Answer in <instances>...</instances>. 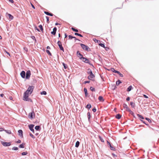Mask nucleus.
<instances>
[{
	"label": "nucleus",
	"instance_id": "nucleus-1",
	"mask_svg": "<svg viewBox=\"0 0 159 159\" xmlns=\"http://www.w3.org/2000/svg\"><path fill=\"white\" fill-rule=\"evenodd\" d=\"M34 89L33 86H29L27 90L24 93L23 99L24 100L32 102V100L29 98L31 94Z\"/></svg>",
	"mask_w": 159,
	"mask_h": 159
},
{
	"label": "nucleus",
	"instance_id": "nucleus-2",
	"mask_svg": "<svg viewBox=\"0 0 159 159\" xmlns=\"http://www.w3.org/2000/svg\"><path fill=\"white\" fill-rule=\"evenodd\" d=\"M35 117V113L34 111H32L31 112H30L28 115L29 118L32 120Z\"/></svg>",
	"mask_w": 159,
	"mask_h": 159
},
{
	"label": "nucleus",
	"instance_id": "nucleus-3",
	"mask_svg": "<svg viewBox=\"0 0 159 159\" xmlns=\"http://www.w3.org/2000/svg\"><path fill=\"white\" fill-rule=\"evenodd\" d=\"M95 75L93 73H91V74H89V75L88 76V79L92 80H94Z\"/></svg>",
	"mask_w": 159,
	"mask_h": 159
},
{
	"label": "nucleus",
	"instance_id": "nucleus-4",
	"mask_svg": "<svg viewBox=\"0 0 159 159\" xmlns=\"http://www.w3.org/2000/svg\"><path fill=\"white\" fill-rule=\"evenodd\" d=\"M31 75V72L30 70H28L26 72L25 78L26 79H29Z\"/></svg>",
	"mask_w": 159,
	"mask_h": 159
},
{
	"label": "nucleus",
	"instance_id": "nucleus-5",
	"mask_svg": "<svg viewBox=\"0 0 159 159\" xmlns=\"http://www.w3.org/2000/svg\"><path fill=\"white\" fill-rule=\"evenodd\" d=\"M81 46L84 50H85L86 51H88L89 48L87 46H86L85 45L82 44H81Z\"/></svg>",
	"mask_w": 159,
	"mask_h": 159
},
{
	"label": "nucleus",
	"instance_id": "nucleus-6",
	"mask_svg": "<svg viewBox=\"0 0 159 159\" xmlns=\"http://www.w3.org/2000/svg\"><path fill=\"white\" fill-rule=\"evenodd\" d=\"M34 125H29V127L30 130L33 132V133H34Z\"/></svg>",
	"mask_w": 159,
	"mask_h": 159
},
{
	"label": "nucleus",
	"instance_id": "nucleus-7",
	"mask_svg": "<svg viewBox=\"0 0 159 159\" xmlns=\"http://www.w3.org/2000/svg\"><path fill=\"white\" fill-rule=\"evenodd\" d=\"M58 45L61 50L63 52L64 51V48L62 46L61 43L60 41H58L57 42Z\"/></svg>",
	"mask_w": 159,
	"mask_h": 159
},
{
	"label": "nucleus",
	"instance_id": "nucleus-8",
	"mask_svg": "<svg viewBox=\"0 0 159 159\" xmlns=\"http://www.w3.org/2000/svg\"><path fill=\"white\" fill-rule=\"evenodd\" d=\"M2 144L4 146H10L11 143L10 142H2Z\"/></svg>",
	"mask_w": 159,
	"mask_h": 159
},
{
	"label": "nucleus",
	"instance_id": "nucleus-9",
	"mask_svg": "<svg viewBox=\"0 0 159 159\" xmlns=\"http://www.w3.org/2000/svg\"><path fill=\"white\" fill-rule=\"evenodd\" d=\"M7 17L10 20H12L13 18V16L9 14H7Z\"/></svg>",
	"mask_w": 159,
	"mask_h": 159
},
{
	"label": "nucleus",
	"instance_id": "nucleus-10",
	"mask_svg": "<svg viewBox=\"0 0 159 159\" xmlns=\"http://www.w3.org/2000/svg\"><path fill=\"white\" fill-rule=\"evenodd\" d=\"M137 115V116H138L139 117V118H140V120H141V121H142V122L143 123H144V124H145L147 125V124L145 123V122L144 121H143V120H141V119H144V118H143V117L142 116L140 115H139V114H138Z\"/></svg>",
	"mask_w": 159,
	"mask_h": 159
},
{
	"label": "nucleus",
	"instance_id": "nucleus-11",
	"mask_svg": "<svg viewBox=\"0 0 159 159\" xmlns=\"http://www.w3.org/2000/svg\"><path fill=\"white\" fill-rule=\"evenodd\" d=\"M25 72L24 71H22L20 73V75L21 77L23 78H24L25 77Z\"/></svg>",
	"mask_w": 159,
	"mask_h": 159
},
{
	"label": "nucleus",
	"instance_id": "nucleus-12",
	"mask_svg": "<svg viewBox=\"0 0 159 159\" xmlns=\"http://www.w3.org/2000/svg\"><path fill=\"white\" fill-rule=\"evenodd\" d=\"M123 107L127 111H128L129 109V108L127 105L125 104H123Z\"/></svg>",
	"mask_w": 159,
	"mask_h": 159
},
{
	"label": "nucleus",
	"instance_id": "nucleus-13",
	"mask_svg": "<svg viewBox=\"0 0 159 159\" xmlns=\"http://www.w3.org/2000/svg\"><path fill=\"white\" fill-rule=\"evenodd\" d=\"M19 135L21 137H23V131L21 130L20 129L18 131Z\"/></svg>",
	"mask_w": 159,
	"mask_h": 159
},
{
	"label": "nucleus",
	"instance_id": "nucleus-14",
	"mask_svg": "<svg viewBox=\"0 0 159 159\" xmlns=\"http://www.w3.org/2000/svg\"><path fill=\"white\" fill-rule=\"evenodd\" d=\"M77 56L80 58V59H81L83 57L82 55L78 52V51L77 52Z\"/></svg>",
	"mask_w": 159,
	"mask_h": 159
},
{
	"label": "nucleus",
	"instance_id": "nucleus-15",
	"mask_svg": "<svg viewBox=\"0 0 159 159\" xmlns=\"http://www.w3.org/2000/svg\"><path fill=\"white\" fill-rule=\"evenodd\" d=\"M81 60H82V61L83 62H86V63H88L89 62L88 60L86 58L84 57H82Z\"/></svg>",
	"mask_w": 159,
	"mask_h": 159
},
{
	"label": "nucleus",
	"instance_id": "nucleus-16",
	"mask_svg": "<svg viewBox=\"0 0 159 159\" xmlns=\"http://www.w3.org/2000/svg\"><path fill=\"white\" fill-rule=\"evenodd\" d=\"M56 31H57V28L56 27H54L53 29V31L51 32V33L52 34L55 35L56 34Z\"/></svg>",
	"mask_w": 159,
	"mask_h": 159
},
{
	"label": "nucleus",
	"instance_id": "nucleus-17",
	"mask_svg": "<svg viewBox=\"0 0 159 159\" xmlns=\"http://www.w3.org/2000/svg\"><path fill=\"white\" fill-rule=\"evenodd\" d=\"M109 70H111V71H112L113 72H114L115 73H119V71H117V70H116L114 69L113 68H111Z\"/></svg>",
	"mask_w": 159,
	"mask_h": 159
},
{
	"label": "nucleus",
	"instance_id": "nucleus-18",
	"mask_svg": "<svg viewBox=\"0 0 159 159\" xmlns=\"http://www.w3.org/2000/svg\"><path fill=\"white\" fill-rule=\"evenodd\" d=\"M98 99L100 101L102 102H103L104 101L103 98L102 96H100L99 97Z\"/></svg>",
	"mask_w": 159,
	"mask_h": 159
},
{
	"label": "nucleus",
	"instance_id": "nucleus-19",
	"mask_svg": "<svg viewBox=\"0 0 159 159\" xmlns=\"http://www.w3.org/2000/svg\"><path fill=\"white\" fill-rule=\"evenodd\" d=\"M121 117V116L119 114H117L116 116V117L118 119H120Z\"/></svg>",
	"mask_w": 159,
	"mask_h": 159
},
{
	"label": "nucleus",
	"instance_id": "nucleus-20",
	"mask_svg": "<svg viewBox=\"0 0 159 159\" xmlns=\"http://www.w3.org/2000/svg\"><path fill=\"white\" fill-rule=\"evenodd\" d=\"M79 144H80V142L78 141H77L76 143L75 147L76 148L78 147L79 145Z\"/></svg>",
	"mask_w": 159,
	"mask_h": 159
},
{
	"label": "nucleus",
	"instance_id": "nucleus-21",
	"mask_svg": "<svg viewBox=\"0 0 159 159\" xmlns=\"http://www.w3.org/2000/svg\"><path fill=\"white\" fill-rule=\"evenodd\" d=\"M25 144L24 143H22V144H20L19 146V147L20 148H24V146H25Z\"/></svg>",
	"mask_w": 159,
	"mask_h": 159
},
{
	"label": "nucleus",
	"instance_id": "nucleus-22",
	"mask_svg": "<svg viewBox=\"0 0 159 159\" xmlns=\"http://www.w3.org/2000/svg\"><path fill=\"white\" fill-rule=\"evenodd\" d=\"M44 13L45 14H46V15H47L50 16H52V14L51 13H49L48 12H46V11H45L44 12Z\"/></svg>",
	"mask_w": 159,
	"mask_h": 159
},
{
	"label": "nucleus",
	"instance_id": "nucleus-23",
	"mask_svg": "<svg viewBox=\"0 0 159 159\" xmlns=\"http://www.w3.org/2000/svg\"><path fill=\"white\" fill-rule=\"evenodd\" d=\"M132 86H130L127 89V91H130L132 89Z\"/></svg>",
	"mask_w": 159,
	"mask_h": 159
},
{
	"label": "nucleus",
	"instance_id": "nucleus-24",
	"mask_svg": "<svg viewBox=\"0 0 159 159\" xmlns=\"http://www.w3.org/2000/svg\"><path fill=\"white\" fill-rule=\"evenodd\" d=\"M5 132H6L8 134H10L11 133V131L9 130H4Z\"/></svg>",
	"mask_w": 159,
	"mask_h": 159
},
{
	"label": "nucleus",
	"instance_id": "nucleus-25",
	"mask_svg": "<svg viewBox=\"0 0 159 159\" xmlns=\"http://www.w3.org/2000/svg\"><path fill=\"white\" fill-rule=\"evenodd\" d=\"M40 128V127L39 126H36L35 127V129L37 130H39Z\"/></svg>",
	"mask_w": 159,
	"mask_h": 159
},
{
	"label": "nucleus",
	"instance_id": "nucleus-26",
	"mask_svg": "<svg viewBox=\"0 0 159 159\" xmlns=\"http://www.w3.org/2000/svg\"><path fill=\"white\" fill-rule=\"evenodd\" d=\"M130 105L131 107H135V104L134 103L132 102H131L130 103Z\"/></svg>",
	"mask_w": 159,
	"mask_h": 159
},
{
	"label": "nucleus",
	"instance_id": "nucleus-27",
	"mask_svg": "<svg viewBox=\"0 0 159 159\" xmlns=\"http://www.w3.org/2000/svg\"><path fill=\"white\" fill-rule=\"evenodd\" d=\"M18 149V148L16 147H14L12 148V150H17Z\"/></svg>",
	"mask_w": 159,
	"mask_h": 159
},
{
	"label": "nucleus",
	"instance_id": "nucleus-28",
	"mask_svg": "<svg viewBox=\"0 0 159 159\" xmlns=\"http://www.w3.org/2000/svg\"><path fill=\"white\" fill-rule=\"evenodd\" d=\"M40 93L41 95H46L47 94V93L45 91H43L41 92Z\"/></svg>",
	"mask_w": 159,
	"mask_h": 159
},
{
	"label": "nucleus",
	"instance_id": "nucleus-29",
	"mask_svg": "<svg viewBox=\"0 0 159 159\" xmlns=\"http://www.w3.org/2000/svg\"><path fill=\"white\" fill-rule=\"evenodd\" d=\"M27 154V152H23L22 153L21 155L22 156H24L26 155Z\"/></svg>",
	"mask_w": 159,
	"mask_h": 159
},
{
	"label": "nucleus",
	"instance_id": "nucleus-30",
	"mask_svg": "<svg viewBox=\"0 0 159 159\" xmlns=\"http://www.w3.org/2000/svg\"><path fill=\"white\" fill-rule=\"evenodd\" d=\"M91 107V106L90 104H88L86 106V108L89 109Z\"/></svg>",
	"mask_w": 159,
	"mask_h": 159
},
{
	"label": "nucleus",
	"instance_id": "nucleus-31",
	"mask_svg": "<svg viewBox=\"0 0 159 159\" xmlns=\"http://www.w3.org/2000/svg\"><path fill=\"white\" fill-rule=\"evenodd\" d=\"M128 111L129 112V113L134 116V113L129 109Z\"/></svg>",
	"mask_w": 159,
	"mask_h": 159
},
{
	"label": "nucleus",
	"instance_id": "nucleus-32",
	"mask_svg": "<svg viewBox=\"0 0 159 159\" xmlns=\"http://www.w3.org/2000/svg\"><path fill=\"white\" fill-rule=\"evenodd\" d=\"M121 83V82L120 80H118L116 82V84L118 85Z\"/></svg>",
	"mask_w": 159,
	"mask_h": 159
},
{
	"label": "nucleus",
	"instance_id": "nucleus-33",
	"mask_svg": "<svg viewBox=\"0 0 159 159\" xmlns=\"http://www.w3.org/2000/svg\"><path fill=\"white\" fill-rule=\"evenodd\" d=\"M84 92H85V95L86 96L87 95V90L86 89L84 88Z\"/></svg>",
	"mask_w": 159,
	"mask_h": 159
},
{
	"label": "nucleus",
	"instance_id": "nucleus-34",
	"mask_svg": "<svg viewBox=\"0 0 159 159\" xmlns=\"http://www.w3.org/2000/svg\"><path fill=\"white\" fill-rule=\"evenodd\" d=\"M91 73H92L91 70L90 69H89L88 71V73L89 75L91 74Z\"/></svg>",
	"mask_w": 159,
	"mask_h": 159
},
{
	"label": "nucleus",
	"instance_id": "nucleus-35",
	"mask_svg": "<svg viewBox=\"0 0 159 159\" xmlns=\"http://www.w3.org/2000/svg\"><path fill=\"white\" fill-rule=\"evenodd\" d=\"M62 64L64 66V68L65 69H66L67 68V66H66V65L64 63H63Z\"/></svg>",
	"mask_w": 159,
	"mask_h": 159
},
{
	"label": "nucleus",
	"instance_id": "nucleus-36",
	"mask_svg": "<svg viewBox=\"0 0 159 159\" xmlns=\"http://www.w3.org/2000/svg\"><path fill=\"white\" fill-rule=\"evenodd\" d=\"M71 29H72V30L73 31H75V32H78V30H77V29H75V28H71Z\"/></svg>",
	"mask_w": 159,
	"mask_h": 159
},
{
	"label": "nucleus",
	"instance_id": "nucleus-37",
	"mask_svg": "<svg viewBox=\"0 0 159 159\" xmlns=\"http://www.w3.org/2000/svg\"><path fill=\"white\" fill-rule=\"evenodd\" d=\"M87 116L88 117V119H89L90 117V114L89 112H88L87 113Z\"/></svg>",
	"mask_w": 159,
	"mask_h": 159
},
{
	"label": "nucleus",
	"instance_id": "nucleus-38",
	"mask_svg": "<svg viewBox=\"0 0 159 159\" xmlns=\"http://www.w3.org/2000/svg\"><path fill=\"white\" fill-rule=\"evenodd\" d=\"M39 28H40L41 31H43V28L42 26L41 25H40L39 26Z\"/></svg>",
	"mask_w": 159,
	"mask_h": 159
},
{
	"label": "nucleus",
	"instance_id": "nucleus-39",
	"mask_svg": "<svg viewBox=\"0 0 159 159\" xmlns=\"http://www.w3.org/2000/svg\"><path fill=\"white\" fill-rule=\"evenodd\" d=\"M75 35H77L79 36H80V37H82V35L81 34H78V33H75Z\"/></svg>",
	"mask_w": 159,
	"mask_h": 159
},
{
	"label": "nucleus",
	"instance_id": "nucleus-40",
	"mask_svg": "<svg viewBox=\"0 0 159 159\" xmlns=\"http://www.w3.org/2000/svg\"><path fill=\"white\" fill-rule=\"evenodd\" d=\"M68 37H69V39H72V38L75 39V37H73L72 36H71V35H69V36H68Z\"/></svg>",
	"mask_w": 159,
	"mask_h": 159
},
{
	"label": "nucleus",
	"instance_id": "nucleus-41",
	"mask_svg": "<svg viewBox=\"0 0 159 159\" xmlns=\"http://www.w3.org/2000/svg\"><path fill=\"white\" fill-rule=\"evenodd\" d=\"M46 52L50 55H51V54L50 52V51L48 50H47L46 51Z\"/></svg>",
	"mask_w": 159,
	"mask_h": 159
},
{
	"label": "nucleus",
	"instance_id": "nucleus-42",
	"mask_svg": "<svg viewBox=\"0 0 159 159\" xmlns=\"http://www.w3.org/2000/svg\"><path fill=\"white\" fill-rule=\"evenodd\" d=\"M145 119H146V120H147L149 122H151V120L149 119L148 118H146Z\"/></svg>",
	"mask_w": 159,
	"mask_h": 159
},
{
	"label": "nucleus",
	"instance_id": "nucleus-43",
	"mask_svg": "<svg viewBox=\"0 0 159 159\" xmlns=\"http://www.w3.org/2000/svg\"><path fill=\"white\" fill-rule=\"evenodd\" d=\"M90 89L92 91H95V89L93 88V87H91Z\"/></svg>",
	"mask_w": 159,
	"mask_h": 159
},
{
	"label": "nucleus",
	"instance_id": "nucleus-44",
	"mask_svg": "<svg viewBox=\"0 0 159 159\" xmlns=\"http://www.w3.org/2000/svg\"><path fill=\"white\" fill-rule=\"evenodd\" d=\"M99 45H100V46H101L102 47H104V48L105 47V45L103 43H100V44H99Z\"/></svg>",
	"mask_w": 159,
	"mask_h": 159
},
{
	"label": "nucleus",
	"instance_id": "nucleus-45",
	"mask_svg": "<svg viewBox=\"0 0 159 159\" xmlns=\"http://www.w3.org/2000/svg\"><path fill=\"white\" fill-rule=\"evenodd\" d=\"M110 146V149L111 150H114L115 148L114 147H112L111 145V146Z\"/></svg>",
	"mask_w": 159,
	"mask_h": 159
},
{
	"label": "nucleus",
	"instance_id": "nucleus-46",
	"mask_svg": "<svg viewBox=\"0 0 159 159\" xmlns=\"http://www.w3.org/2000/svg\"><path fill=\"white\" fill-rule=\"evenodd\" d=\"M30 135L32 138L33 139H34L35 138L34 137L32 134H30Z\"/></svg>",
	"mask_w": 159,
	"mask_h": 159
},
{
	"label": "nucleus",
	"instance_id": "nucleus-47",
	"mask_svg": "<svg viewBox=\"0 0 159 159\" xmlns=\"http://www.w3.org/2000/svg\"><path fill=\"white\" fill-rule=\"evenodd\" d=\"M4 130V129L2 128H0V132H2Z\"/></svg>",
	"mask_w": 159,
	"mask_h": 159
},
{
	"label": "nucleus",
	"instance_id": "nucleus-48",
	"mask_svg": "<svg viewBox=\"0 0 159 159\" xmlns=\"http://www.w3.org/2000/svg\"><path fill=\"white\" fill-rule=\"evenodd\" d=\"M34 28H35V30H38L39 31H40L37 28V27L36 26H35Z\"/></svg>",
	"mask_w": 159,
	"mask_h": 159
},
{
	"label": "nucleus",
	"instance_id": "nucleus-49",
	"mask_svg": "<svg viewBox=\"0 0 159 159\" xmlns=\"http://www.w3.org/2000/svg\"><path fill=\"white\" fill-rule=\"evenodd\" d=\"M11 3H13L14 2V1L13 0H8Z\"/></svg>",
	"mask_w": 159,
	"mask_h": 159
},
{
	"label": "nucleus",
	"instance_id": "nucleus-50",
	"mask_svg": "<svg viewBox=\"0 0 159 159\" xmlns=\"http://www.w3.org/2000/svg\"><path fill=\"white\" fill-rule=\"evenodd\" d=\"M118 73L120 75V76H121V77L123 76V75L122 74H121L119 72V73Z\"/></svg>",
	"mask_w": 159,
	"mask_h": 159
},
{
	"label": "nucleus",
	"instance_id": "nucleus-51",
	"mask_svg": "<svg viewBox=\"0 0 159 159\" xmlns=\"http://www.w3.org/2000/svg\"><path fill=\"white\" fill-rule=\"evenodd\" d=\"M92 110L94 112H95L96 111V109L95 108H93Z\"/></svg>",
	"mask_w": 159,
	"mask_h": 159
},
{
	"label": "nucleus",
	"instance_id": "nucleus-52",
	"mask_svg": "<svg viewBox=\"0 0 159 159\" xmlns=\"http://www.w3.org/2000/svg\"><path fill=\"white\" fill-rule=\"evenodd\" d=\"M16 142L17 143H21V141L20 140H19L17 141Z\"/></svg>",
	"mask_w": 159,
	"mask_h": 159
},
{
	"label": "nucleus",
	"instance_id": "nucleus-53",
	"mask_svg": "<svg viewBox=\"0 0 159 159\" xmlns=\"http://www.w3.org/2000/svg\"><path fill=\"white\" fill-rule=\"evenodd\" d=\"M5 52L9 56H10V54L8 52L6 51H5Z\"/></svg>",
	"mask_w": 159,
	"mask_h": 159
},
{
	"label": "nucleus",
	"instance_id": "nucleus-54",
	"mask_svg": "<svg viewBox=\"0 0 159 159\" xmlns=\"http://www.w3.org/2000/svg\"><path fill=\"white\" fill-rule=\"evenodd\" d=\"M89 82H90V81H85V83H89Z\"/></svg>",
	"mask_w": 159,
	"mask_h": 159
},
{
	"label": "nucleus",
	"instance_id": "nucleus-55",
	"mask_svg": "<svg viewBox=\"0 0 159 159\" xmlns=\"http://www.w3.org/2000/svg\"><path fill=\"white\" fill-rule=\"evenodd\" d=\"M46 18L47 19V21H48L49 20V18L48 16H46Z\"/></svg>",
	"mask_w": 159,
	"mask_h": 159
},
{
	"label": "nucleus",
	"instance_id": "nucleus-56",
	"mask_svg": "<svg viewBox=\"0 0 159 159\" xmlns=\"http://www.w3.org/2000/svg\"><path fill=\"white\" fill-rule=\"evenodd\" d=\"M130 99V98L129 97H127L126 98V100L127 101H128Z\"/></svg>",
	"mask_w": 159,
	"mask_h": 159
},
{
	"label": "nucleus",
	"instance_id": "nucleus-57",
	"mask_svg": "<svg viewBox=\"0 0 159 159\" xmlns=\"http://www.w3.org/2000/svg\"><path fill=\"white\" fill-rule=\"evenodd\" d=\"M31 6H32V7L34 9H35V7H34V6L32 3H31Z\"/></svg>",
	"mask_w": 159,
	"mask_h": 159
},
{
	"label": "nucleus",
	"instance_id": "nucleus-58",
	"mask_svg": "<svg viewBox=\"0 0 159 159\" xmlns=\"http://www.w3.org/2000/svg\"><path fill=\"white\" fill-rule=\"evenodd\" d=\"M100 140H101V141L102 142H104V140H103V139H102L101 138H100Z\"/></svg>",
	"mask_w": 159,
	"mask_h": 159
},
{
	"label": "nucleus",
	"instance_id": "nucleus-59",
	"mask_svg": "<svg viewBox=\"0 0 159 159\" xmlns=\"http://www.w3.org/2000/svg\"><path fill=\"white\" fill-rule=\"evenodd\" d=\"M9 99H10V100H12L13 99V98H12V97H10L9 98Z\"/></svg>",
	"mask_w": 159,
	"mask_h": 159
},
{
	"label": "nucleus",
	"instance_id": "nucleus-60",
	"mask_svg": "<svg viewBox=\"0 0 159 159\" xmlns=\"http://www.w3.org/2000/svg\"><path fill=\"white\" fill-rule=\"evenodd\" d=\"M143 96L145 97V98H148V96H147L146 95H144Z\"/></svg>",
	"mask_w": 159,
	"mask_h": 159
},
{
	"label": "nucleus",
	"instance_id": "nucleus-61",
	"mask_svg": "<svg viewBox=\"0 0 159 159\" xmlns=\"http://www.w3.org/2000/svg\"><path fill=\"white\" fill-rule=\"evenodd\" d=\"M3 96H4V94H0V96L2 97H3Z\"/></svg>",
	"mask_w": 159,
	"mask_h": 159
},
{
	"label": "nucleus",
	"instance_id": "nucleus-62",
	"mask_svg": "<svg viewBox=\"0 0 159 159\" xmlns=\"http://www.w3.org/2000/svg\"><path fill=\"white\" fill-rule=\"evenodd\" d=\"M107 143L108 144L109 146H111V144L108 141H107Z\"/></svg>",
	"mask_w": 159,
	"mask_h": 159
},
{
	"label": "nucleus",
	"instance_id": "nucleus-63",
	"mask_svg": "<svg viewBox=\"0 0 159 159\" xmlns=\"http://www.w3.org/2000/svg\"><path fill=\"white\" fill-rule=\"evenodd\" d=\"M47 48L48 49H50V47L49 46H47Z\"/></svg>",
	"mask_w": 159,
	"mask_h": 159
},
{
	"label": "nucleus",
	"instance_id": "nucleus-64",
	"mask_svg": "<svg viewBox=\"0 0 159 159\" xmlns=\"http://www.w3.org/2000/svg\"><path fill=\"white\" fill-rule=\"evenodd\" d=\"M60 25V24H58L57 23H55V25Z\"/></svg>",
	"mask_w": 159,
	"mask_h": 159
}]
</instances>
